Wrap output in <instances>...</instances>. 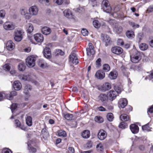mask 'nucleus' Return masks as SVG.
I'll return each instance as SVG.
<instances>
[{
    "instance_id": "nucleus-1",
    "label": "nucleus",
    "mask_w": 153,
    "mask_h": 153,
    "mask_svg": "<svg viewBox=\"0 0 153 153\" xmlns=\"http://www.w3.org/2000/svg\"><path fill=\"white\" fill-rule=\"evenodd\" d=\"M38 10H21V13L22 15L25 16L26 19H29L32 15H36Z\"/></svg>"
},
{
    "instance_id": "nucleus-2",
    "label": "nucleus",
    "mask_w": 153,
    "mask_h": 153,
    "mask_svg": "<svg viewBox=\"0 0 153 153\" xmlns=\"http://www.w3.org/2000/svg\"><path fill=\"white\" fill-rule=\"evenodd\" d=\"M131 61L134 63L138 62L141 59V54L140 52L135 50L133 51V53L130 55Z\"/></svg>"
},
{
    "instance_id": "nucleus-3",
    "label": "nucleus",
    "mask_w": 153,
    "mask_h": 153,
    "mask_svg": "<svg viewBox=\"0 0 153 153\" xmlns=\"http://www.w3.org/2000/svg\"><path fill=\"white\" fill-rule=\"evenodd\" d=\"M36 58L33 55L28 56L26 59V64L29 67H34L35 65Z\"/></svg>"
},
{
    "instance_id": "nucleus-4",
    "label": "nucleus",
    "mask_w": 153,
    "mask_h": 153,
    "mask_svg": "<svg viewBox=\"0 0 153 153\" xmlns=\"http://www.w3.org/2000/svg\"><path fill=\"white\" fill-rule=\"evenodd\" d=\"M101 37L102 38V42L104 43L105 46H110L112 44L113 42L108 35L102 34Z\"/></svg>"
},
{
    "instance_id": "nucleus-5",
    "label": "nucleus",
    "mask_w": 153,
    "mask_h": 153,
    "mask_svg": "<svg viewBox=\"0 0 153 153\" xmlns=\"http://www.w3.org/2000/svg\"><path fill=\"white\" fill-rule=\"evenodd\" d=\"M24 32L22 30H16L14 33V39L16 42H20L23 39Z\"/></svg>"
},
{
    "instance_id": "nucleus-6",
    "label": "nucleus",
    "mask_w": 153,
    "mask_h": 153,
    "mask_svg": "<svg viewBox=\"0 0 153 153\" xmlns=\"http://www.w3.org/2000/svg\"><path fill=\"white\" fill-rule=\"evenodd\" d=\"M69 62L72 64L76 65L79 63L78 59L76 54L74 53H71L69 57Z\"/></svg>"
},
{
    "instance_id": "nucleus-7",
    "label": "nucleus",
    "mask_w": 153,
    "mask_h": 153,
    "mask_svg": "<svg viewBox=\"0 0 153 153\" xmlns=\"http://www.w3.org/2000/svg\"><path fill=\"white\" fill-rule=\"evenodd\" d=\"M128 104L127 100L125 98H121L120 99L118 102V106L119 108H124Z\"/></svg>"
},
{
    "instance_id": "nucleus-8",
    "label": "nucleus",
    "mask_w": 153,
    "mask_h": 153,
    "mask_svg": "<svg viewBox=\"0 0 153 153\" xmlns=\"http://www.w3.org/2000/svg\"><path fill=\"white\" fill-rule=\"evenodd\" d=\"M89 47L87 48L86 51L87 54L88 56H91V55H93L95 54V50L94 49V47L91 43H89L88 44Z\"/></svg>"
},
{
    "instance_id": "nucleus-9",
    "label": "nucleus",
    "mask_w": 153,
    "mask_h": 153,
    "mask_svg": "<svg viewBox=\"0 0 153 153\" xmlns=\"http://www.w3.org/2000/svg\"><path fill=\"white\" fill-rule=\"evenodd\" d=\"M95 77L97 79L102 80L105 77V74L104 71L102 70H99L96 72L95 75Z\"/></svg>"
},
{
    "instance_id": "nucleus-10",
    "label": "nucleus",
    "mask_w": 153,
    "mask_h": 153,
    "mask_svg": "<svg viewBox=\"0 0 153 153\" xmlns=\"http://www.w3.org/2000/svg\"><path fill=\"white\" fill-rule=\"evenodd\" d=\"M107 134L106 132L103 129H100L98 133L97 137L99 139L102 140H104L106 137Z\"/></svg>"
},
{
    "instance_id": "nucleus-11",
    "label": "nucleus",
    "mask_w": 153,
    "mask_h": 153,
    "mask_svg": "<svg viewBox=\"0 0 153 153\" xmlns=\"http://www.w3.org/2000/svg\"><path fill=\"white\" fill-rule=\"evenodd\" d=\"M32 89V86L28 84L26 85L25 86L24 91V94L27 95V98H25V100L27 101L28 100V98L30 96V95L29 94V91L31 90Z\"/></svg>"
},
{
    "instance_id": "nucleus-12",
    "label": "nucleus",
    "mask_w": 153,
    "mask_h": 153,
    "mask_svg": "<svg viewBox=\"0 0 153 153\" xmlns=\"http://www.w3.org/2000/svg\"><path fill=\"white\" fill-rule=\"evenodd\" d=\"M111 51L113 53L118 55L121 54L123 51V49L118 46L112 47L111 49Z\"/></svg>"
},
{
    "instance_id": "nucleus-13",
    "label": "nucleus",
    "mask_w": 153,
    "mask_h": 153,
    "mask_svg": "<svg viewBox=\"0 0 153 153\" xmlns=\"http://www.w3.org/2000/svg\"><path fill=\"white\" fill-rule=\"evenodd\" d=\"M34 37L35 41L38 43H41L43 41L44 37L41 33H36L34 35Z\"/></svg>"
},
{
    "instance_id": "nucleus-14",
    "label": "nucleus",
    "mask_w": 153,
    "mask_h": 153,
    "mask_svg": "<svg viewBox=\"0 0 153 153\" xmlns=\"http://www.w3.org/2000/svg\"><path fill=\"white\" fill-rule=\"evenodd\" d=\"M111 84L108 82L104 83L101 86L100 89L102 91H108L111 88Z\"/></svg>"
},
{
    "instance_id": "nucleus-15",
    "label": "nucleus",
    "mask_w": 153,
    "mask_h": 153,
    "mask_svg": "<svg viewBox=\"0 0 153 153\" xmlns=\"http://www.w3.org/2000/svg\"><path fill=\"white\" fill-rule=\"evenodd\" d=\"M130 129L133 134H136L138 132L139 128L138 126L135 124H132L130 126Z\"/></svg>"
},
{
    "instance_id": "nucleus-16",
    "label": "nucleus",
    "mask_w": 153,
    "mask_h": 153,
    "mask_svg": "<svg viewBox=\"0 0 153 153\" xmlns=\"http://www.w3.org/2000/svg\"><path fill=\"white\" fill-rule=\"evenodd\" d=\"M108 94L109 100L111 101L114 100L117 96V92L112 90L110 91Z\"/></svg>"
},
{
    "instance_id": "nucleus-17",
    "label": "nucleus",
    "mask_w": 153,
    "mask_h": 153,
    "mask_svg": "<svg viewBox=\"0 0 153 153\" xmlns=\"http://www.w3.org/2000/svg\"><path fill=\"white\" fill-rule=\"evenodd\" d=\"M118 75V72L115 70H113L111 71L108 75V77L111 79H116Z\"/></svg>"
},
{
    "instance_id": "nucleus-18",
    "label": "nucleus",
    "mask_w": 153,
    "mask_h": 153,
    "mask_svg": "<svg viewBox=\"0 0 153 153\" xmlns=\"http://www.w3.org/2000/svg\"><path fill=\"white\" fill-rule=\"evenodd\" d=\"M13 87L15 90L19 91L21 89L22 85L19 81L16 80L14 82L13 84Z\"/></svg>"
},
{
    "instance_id": "nucleus-19",
    "label": "nucleus",
    "mask_w": 153,
    "mask_h": 153,
    "mask_svg": "<svg viewBox=\"0 0 153 153\" xmlns=\"http://www.w3.org/2000/svg\"><path fill=\"white\" fill-rule=\"evenodd\" d=\"M44 55L46 58L50 59L51 58V54L50 49L47 47L45 48L43 51Z\"/></svg>"
},
{
    "instance_id": "nucleus-20",
    "label": "nucleus",
    "mask_w": 153,
    "mask_h": 153,
    "mask_svg": "<svg viewBox=\"0 0 153 153\" xmlns=\"http://www.w3.org/2000/svg\"><path fill=\"white\" fill-rule=\"evenodd\" d=\"M102 6L103 7V9H105L106 10H109L110 9L112 10L110 4L108 0H103L102 3Z\"/></svg>"
},
{
    "instance_id": "nucleus-21",
    "label": "nucleus",
    "mask_w": 153,
    "mask_h": 153,
    "mask_svg": "<svg viewBox=\"0 0 153 153\" xmlns=\"http://www.w3.org/2000/svg\"><path fill=\"white\" fill-rule=\"evenodd\" d=\"M28 149L29 152L30 153H35L37 152V149L39 147L36 146L35 145V147H33L31 144H28Z\"/></svg>"
},
{
    "instance_id": "nucleus-22",
    "label": "nucleus",
    "mask_w": 153,
    "mask_h": 153,
    "mask_svg": "<svg viewBox=\"0 0 153 153\" xmlns=\"http://www.w3.org/2000/svg\"><path fill=\"white\" fill-rule=\"evenodd\" d=\"M4 27L6 30H10L14 29V27L12 24L9 22H6L4 25Z\"/></svg>"
},
{
    "instance_id": "nucleus-23",
    "label": "nucleus",
    "mask_w": 153,
    "mask_h": 153,
    "mask_svg": "<svg viewBox=\"0 0 153 153\" xmlns=\"http://www.w3.org/2000/svg\"><path fill=\"white\" fill-rule=\"evenodd\" d=\"M17 94V93L15 91H12L10 92L9 94L7 93L6 99L9 100H12L13 99L14 96H16Z\"/></svg>"
},
{
    "instance_id": "nucleus-24",
    "label": "nucleus",
    "mask_w": 153,
    "mask_h": 153,
    "mask_svg": "<svg viewBox=\"0 0 153 153\" xmlns=\"http://www.w3.org/2000/svg\"><path fill=\"white\" fill-rule=\"evenodd\" d=\"M6 47L8 50H12L15 47V44L12 41L9 40L7 43Z\"/></svg>"
},
{
    "instance_id": "nucleus-25",
    "label": "nucleus",
    "mask_w": 153,
    "mask_h": 153,
    "mask_svg": "<svg viewBox=\"0 0 153 153\" xmlns=\"http://www.w3.org/2000/svg\"><path fill=\"white\" fill-rule=\"evenodd\" d=\"M63 13L64 16L68 19H72L73 15L71 10H64Z\"/></svg>"
},
{
    "instance_id": "nucleus-26",
    "label": "nucleus",
    "mask_w": 153,
    "mask_h": 153,
    "mask_svg": "<svg viewBox=\"0 0 153 153\" xmlns=\"http://www.w3.org/2000/svg\"><path fill=\"white\" fill-rule=\"evenodd\" d=\"M120 118L121 120L123 121H127L129 120L130 121V116L125 114H121L120 116Z\"/></svg>"
},
{
    "instance_id": "nucleus-27",
    "label": "nucleus",
    "mask_w": 153,
    "mask_h": 153,
    "mask_svg": "<svg viewBox=\"0 0 153 153\" xmlns=\"http://www.w3.org/2000/svg\"><path fill=\"white\" fill-rule=\"evenodd\" d=\"M99 99L102 102H106L108 100L107 95L104 94H101L98 97Z\"/></svg>"
},
{
    "instance_id": "nucleus-28",
    "label": "nucleus",
    "mask_w": 153,
    "mask_h": 153,
    "mask_svg": "<svg viewBox=\"0 0 153 153\" xmlns=\"http://www.w3.org/2000/svg\"><path fill=\"white\" fill-rule=\"evenodd\" d=\"M42 33L45 35L49 34L51 32V29L47 27H44L42 29Z\"/></svg>"
},
{
    "instance_id": "nucleus-29",
    "label": "nucleus",
    "mask_w": 153,
    "mask_h": 153,
    "mask_svg": "<svg viewBox=\"0 0 153 153\" xmlns=\"http://www.w3.org/2000/svg\"><path fill=\"white\" fill-rule=\"evenodd\" d=\"M106 13H109L111 14V15H112V16L114 18H117L118 17V16L117 14L118 13H119V10L117 11V12H114V10H103Z\"/></svg>"
},
{
    "instance_id": "nucleus-30",
    "label": "nucleus",
    "mask_w": 153,
    "mask_h": 153,
    "mask_svg": "<svg viewBox=\"0 0 153 153\" xmlns=\"http://www.w3.org/2000/svg\"><path fill=\"white\" fill-rule=\"evenodd\" d=\"M81 136L84 138H88L90 136V131L88 130H84L82 132Z\"/></svg>"
},
{
    "instance_id": "nucleus-31",
    "label": "nucleus",
    "mask_w": 153,
    "mask_h": 153,
    "mask_svg": "<svg viewBox=\"0 0 153 153\" xmlns=\"http://www.w3.org/2000/svg\"><path fill=\"white\" fill-rule=\"evenodd\" d=\"M121 69L124 74L126 76H128L130 73L128 71L127 68L125 65H123L121 67Z\"/></svg>"
},
{
    "instance_id": "nucleus-32",
    "label": "nucleus",
    "mask_w": 153,
    "mask_h": 153,
    "mask_svg": "<svg viewBox=\"0 0 153 153\" xmlns=\"http://www.w3.org/2000/svg\"><path fill=\"white\" fill-rule=\"evenodd\" d=\"M126 35L129 39H132L135 36L134 32L131 30H128L126 32Z\"/></svg>"
},
{
    "instance_id": "nucleus-33",
    "label": "nucleus",
    "mask_w": 153,
    "mask_h": 153,
    "mask_svg": "<svg viewBox=\"0 0 153 153\" xmlns=\"http://www.w3.org/2000/svg\"><path fill=\"white\" fill-rule=\"evenodd\" d=\"M102 69V70L104 71L105 73L107 72L110 70V67L108 64H104L103 65Z\"/></svg>"
},
{
    "instance_id": "nucleus-34",
    "label": "nucleus",
    "mask_w": 153,
    "mask_h": 153,
    "mask_svg": "<svg viewBox=\"0 0 153 153\" xmlns=\"http://www.w3.org/2000/svg\"><path fill=\"white\" fill-rule=\"evenodd\" d=\"M32 119L30 116H28L26 118V124L28 126H30L32 124Z\"/></svg>"
},
{
    "instance_id": "nucleus-35",
    "label": "nucleus",
    "mask_w": 153,
    "mask_h": 153,
    "mask_svg": "<svg viewBox=\"0 0 153 153\" xmlns=\"http://www.w3.org/2000/svg\"><path fill=\"white\" fill-rule=\"evenodd\" d=\"M42 137L44 139H46L49 135L48 132L45 128H43L42 130Z\"/></svg>"
},
{
    "instance_id": "nucleus-36",
    "label": "nucleus",
    "mask_w": 153,
    "mask_h": 153,
    "mask_svg": "<svg viewBox=\"0 0 153 153\" xmlns=\"http://www.w3.org/2000/svg\"><path fill=\"white\" fill-rule=\"evenodd\" d=\"M57 133L58 136L59 137H65L67 136L66 131L62 130H59L58 131Z\"/></svg>"
},
{
    "instance_id": "nucleus-37",
    "label": "nucleus",
    "mask_w": 153,
    "mask_h": 153,
    "mask_svg": "<svg viewBox=\"0 0 153 153\" xmlns=\"http://www.w3.org/2000/svg\"><path fill=\"white\" fill-rule=\"evenodd\" d=\"M64 118L67 120H71L74 119L73 115L72 114L66 113L64 114Z\"/></svg>"
},
{
    "instance_id": "nucleus-38",
    "label": "nucleus",
    "mask_w": 153,
    "mask_h": 153,
    "mask_svg": "<svg viewBox=\"0 0 153 153\" xmlns=\"http://www.w3.org/2000/svg\"><path fill=\"white\" fill-rule=\"evenodd\" d=\"M34 29V27L31 24H28L27 26V33H30L33 32Z\"/></svg>"
},
{
    "instance_id": "nucleus-39",
    "label": "nucleus",
    "mask_w": 153,
    "mask_h": 153,
    "mask_svg": "<svg viewBox=\"0 0 153 153\" xmlns=\"http://www.w3.org/2000/svg\"><path fill=\"white\" fill-rule=\"evenodd\" d=\"M149 123L142 126V128L144 131H149L151 130V128L149 126Z\"/></svg>"
},
{
    "instance_id": "nucleus-40",
    "label": "nucleus",
    "mask_w": 153,
    "mask_h": 153,
    "mask_svg": "<svg viewBox=\"0 0 153 153\" xmlns=\"http://www.w3.org/2000/svg\"><path fill=\"white\" fill-rule=\"evenodd\" d=\"M114 30L116 33L117 34H120L121 33L123 30V28L122 27L119 26L115 25Z\"/></svg>"
},
{
    "instance_id": "nucleus-41",
    "label": "nucleus",
    "mask_w": 153,
    "mask_h": 153,
    "mask_svg": "<svg viewBox=\"0 0 153 153\" xmlns=\"http://www.w3.org/2000/svg\"><path fill=\"white\" fill-rule=\"evenodd\" d=\"M18 69L20 71H23L25 69V66L24 63H20L18 65Z\"/></svg>"
},
{
    "instance_id": "nucleus-42",
    "label": "nucleus",
    "mask_w": 153,
    "mask_h": 153,
    "mask_svg": "<svg viewBox=\"0 0 153 153\" xmlns=\"http://www.w3.org/2000/svg\"><path fill=\"white\" fill-rule=\"evenodd\" d=\"M114 88L115 91L118 94L120 93L121 92L122 88L121 85H115L114 86Z\"/></svg>"
},
{
    "instance_id": "nucleus-43",
    "label": "nucleus",
    "mask_w": 153,
    "mask_h": 153,
    "mask_svg": "<svg viewBox=\"0 0 153 153\" xmlns=\"http://www.w3.org/2000/svg\"><path fill=\"white\" fill-rule=\"evenodd\" d=\"M139 48L141 50L144 51L148 49V46L146 43H141L140 45Z\"/></svg>"
},
{
    "instance_id": "nucleus-44",
    "label": "nucleus",
    "mask_w": 153,
    "mask_h": 153,
    "mask_svg": "<svg viewBox=\"0 0 153 153\" xmlns=\"http://www.w3.org/2000/svg\"><path fill=\"white\" fill-rule=\"evenodd\" d=\"M128 127V124L124 122H121L119 125V128L122 129H125L126 128Z\"/></svg>"
},
{
    "instance_id": "nucleus-45",
    "label": "nucleus",
    "mask_w": 153,
    "mask_h": 153,
    "mask_svg": "<svg viewBox=\"0 0 153 153\" xmlns=\"http://www.w3.org/2000/svg\"><path fill=\"white\" fill-rule=\"evenodd\" d=\"M94 120L96 122L98 123H102L103 121V118L99 116H96L94 118Z\"/></svg>"
},
{
    "instance_id": "nucleus-46",
    "label": "nucleus",
    "mask_w": 153,
    "mask_h": 153,
    "mask_svg": "<svg viewBox=\"0 0 153 153\" xmlns=\"http://www.w3.org/2000/svg\"><path fill=\"white\" fill-rule=\"evenodd\" d=\"M93 23L94 26L96 28H98L101 26V24L98 20H94L93 21Z\"/></svg>"
},
{
    "instance_id": "nucleus-47",
    "label": "nucleus",
    "mask_w": 153,
    "mask_h": 153,
    "mask_svg": "<svg viewBox=\"0 0 153 153\" xmlns=\"http://www.w3.org/2000/svg\"><path fill=\"white\" fill-rule=\"evenodd\" d=\"M126 106V107L125 110L124 112L125 113H129L132 110V107L130 105H127Z\"/></svg>"
},
{
    "instance_id": "nucleus-48",
    "label": "nucleus",
    "mask_w": 153,
    "mask_h": 153,
    "mask_svg": "<svg viewBox=\"0 0 153 153\" xmlns=\"http://www.w3.org/2000/svg\"><path fill=\"white\" fill-rule=\"evenodd\" d=\"M96 147L98 151L101 152H102L103 151V146L101 143H100L97 144V146Z\"/></svg>"
},
{
    "instance_id": "nucleus-49",
    "label": "nucleus",
    "mask_w": 153,
    "mask_h": 153,
    "mask_svg": "<svg viewBox=\"0 0 153 153\" xmlns=\"http://www.w3.org/2000/svg\"><path fill=\"white\" fill-rule=\"evenodd\" d=\"M7 93L5 92H0V101H1L4 98H6Z\"/></svg>"
},
{
    "instance_id": "nucleus-50",
    "label": "nucleus",
    "mask_w": 153,
    "mask_h": 153,
    "mask_svg": "<svg viewBox=\"0 0 153 153\" xmlns=\"http://www.w3.org/2000/svg\"><path fill=\"white\" fill-rule=\"evenodd\" d=\"M15 124L16 127H19L22 129H23L21 125V123L19 120H16L15 121Z\"/></svg>"
},
{
    "instance_id": "nucleus-51",
    "label": "nucleus",
    "mask_w": 153,
    "mask_h": 153,
    "mask_svg": "<svg viewBox=\"0 0 153 153\" xmlns=\"http://www.w3.org/2000/svg\"><path fill=\"white\" fill-rule=\"evenodd\" d=\"M108 120L110 121H112L114 118L113 115L112 113H108L107 115Z\"/></svg>"
},
{
    "instance_id": "nucleus-52",
    "label": "nucleus",
    "mask_w": 153,
    "mask_h": 153,
    "mask_svg": "<svg viewBox=\"0 0 153 153\" xmlns=\"http://www.w3.org/2000/svg\"><path fill=\"white\" fill-rule=\"evenodd\" d=\"M93 143L91 140H88L86 143L85 145V146L88 148H91L92 146Z\"/></svg>"
},
{
    "instance_id": "nucleus-53",
    "label": "nucleus",
    "mask_w": 153,
    "mask_h": 153,
    "mask_svg": "<svg viewBox=\"0 0 153 153\" xmlns=\"http://www.w3.org/2000/svg\"><path fill=\"white\" fill-rule=\"evenodd\" d=\"M19 78L21 80L26 81L27 80V76L23 74H20L18 76Z\"/></svg>"
},
{
    "instance_id": "nucleus-54",
    "label": "nucleus",
    "mask_w": 153,
    "mask_h": 153,
    "mask_svg": "<svg viewBox=\"0 0 153 153\" xmlns=\"http://www.w3.org/2000/svg\"><path fill=\"white\" fill-rule=\"evenodd\" d=\"M117 44L118 45L122 46L124 45V42L123 39H118L117 41Z\"/></svg>"
},
{
    "instance_id": "nucleus-55",
    "label": "nucleus",
    "mask_w": 153,
    "mask_h": 153,
    "mask_svg": "<svg viewBox=\"0 0 153 153\" xmlns=\"http://www.w3.org/2000/svg\"><path fill=\"white\" fill-rule=\"evenodd\" d=\"M130 25L134 28H136L139 27V25L136 24L134 22H131L129 23Z\"/></svg>"
},
{
    "instance_id": "nucleus-56",
    "label": "nucleus",
    "mask_w": 153,
    "mask_h": 153,
    "mask_svg": "<svg viewBox=\"0 0 153 153\" xmlns=\"http://www.w3.org/2000/svg\"><path fill=\"white\" fill-rule=\"evenodd\" d=\"M101 60L100 58H99L97 59L96 62L97 67H99L101 66Z\"/></svg>"
},
{
    "instance_id": "nucleus-57",
    "label": "nucleus",
    "mask_w": 153,
    "mask_h": 153,
    "mask_svg": "<svg viewBox=\"0 0 153 153\" xmlns=\"http://www.w3.org/2000/svg\"><path fill=\"white\" fill-rule=\"evenodd\" d=\"M39 65L42 68H44L45 67V63L42 60H40L38 63Z\"/></svg>"
},
{
    "instance_id": "nucleus-58",
    "label": "nucleus",
    "mask_w": 153,
    "mask_h": 153,
    "mask_svg": "<svg viewBox=\"0 0 153 153\" xmlns=\"http://www.w3.org/2000/svg\"><path fill=\"white\" fill-rule=\"evenodd\" d=\"M17 107V104L16 103H13L12 104L10 108L11 111H13L16 109Z\"/></svg>"
},
{
    "instance_id": "nucleus-59",
    "label": "nucleus",
    "mask_w": 153,
    "mask_h": 153,
    "mask_svg": "<svg viewBox=\"0 0 153 153\" xmlns=\"http://www.w3.org/2000/svg\"><path fill=\"white\" fill-rule=\"evenodd\" d=\"M108 22L111 25L114 26L116 24V21L112 19H110L108 21Z\"/></svg>"
},
{
    "instance_id": "nucleus-60",
    "label": "nucleus",
    "mask_w": 153,
    "mask_h": 153,
    "mask_svg": "<svg viewBox=\"0 0 153 153\" xmlns=\"http://www.w3.org/2000/svg\"><path fill=\"white\" fill-rule=\"evenodd\" d=\"M56 54L57 55H60L61 56H63L64 55L65 53L61 50L58 49L56 50Z\"/></svg>"
},
{
    "instance_id": "nucleus-61",
    "label": "nucleus",
    "mask_w": 153,
    "mask_h": 153,
    "mask_svg": "<svg viewBox=\"0 0 153 153\" xmlns=\"http://www.w3.org/2000/svg\"><path fill=\"white\" fill-rule=\"evenodd\" d=\"M81 33L84 36H86L88 35V31L86 29H83L81 30Z\"/></svg>"
},
{
    "instance_id": "nucleus-62",
    "label": "nucleus",
    "mask_w": 153,
    "mask_h": 153,
    "mask_svg": "<svg viewBox=\"0 0 153 153\" xmlns=\"http://www.w3.org/2000/svg\"><path fill=\"white\" fill-rule=\"evenodd\" d=\"M3 153H12V151L9 148L4 149L2 152Z\"/></svg>"
},
{
    "instance_id": "nucleus-63",
    "label": "nucleus",
    "mask_w": 153,
    "mask_h": 153,
    "mask_svg": "<svg viewBox=\"0 0 153 153\" xmlns=\"http://www.w3.org/2000/svg\"><path fill=\"white\" fill-rule=\"evenodd\" d=\"M3 68L5 71H9L10 69V67L9 65L5 64L3 66Z\"/></svg>"
},
{
    "instance_id": "nucleus-64",
    "label": "nucleus",
    "mask_w": 153,
    "mask_h": 153,
    "mask_svg": "<svg viewBox=\"0 0 153 153\" xmlns=\"http://www.w3.org/2000/svg\"><path fill=\"white\" fill-rule=\"evenodd\" d=\"M74 152L75 151L74 148L71 147H69L68 148L67 153H74Z\"/></svg>"
}]
</instances>
